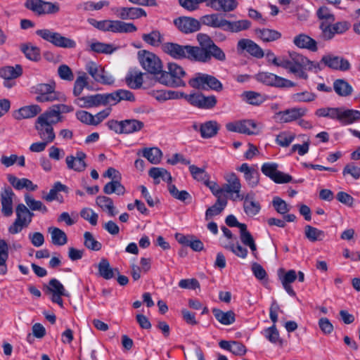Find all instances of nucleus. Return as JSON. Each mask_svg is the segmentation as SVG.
I'll return each instance as SVG.
<instances>
[{
	"label": "nucleus",
	"mask_w": 360,
	"mask_h": 360,
	"mask_svg": "<svg viewBox=\"0 0 360 360\" xmlns=\"http://www.w3.org/2000/svg\"><path fill=\"white\" fill-rule=\"evenodd\" d=\"M283 68L295 77L304 80L309 78L307 71L316 72L322 70L319 63L310 60L307 57L295 51L289 52L288 56H285Z\"/></svg>",
	"instance_id": "f257e3e1"
},
{
	"label": "nucleus",
	"mask_w": 360,
	"mask_h": 360,
	"mask_svg": "<svg viewBox=\"0 0 360 360\" xmlns=\"http://www.w3.org/2000/svg\"><path fill=\"white\" fill-rule=\"evenodd\" d=\"M197 39L200 46H191L195 61L208 63L211 60L212 58L219 61H224L226 60L225 53L214 44L207 34H198Z\"/></svg>",
	"instance_id": "f03ea898"
},
{
	"label": "nucleus",
	"mask_w": 360,
	"mask_h": 360,
	"mask_svg": "<svg viewBox=\"0 0 360 360\" xmlns=\"http://www.w3.org/2000/svg\"><path fill=\"white\" fill-rule=\"evenodd\" d=\"M201 22L203 25L214 28H220L224 31L231 32H239L246 30L251 26V22L248 20L229 21L218 13L202 16L201 18Z\"/></svg>",
	"instance_id": "7ed1b4c3"
},
{
	"label": "nucleus",
	"mask_w": 360,
	"mask_h": 360,
	"mask_svg": "<svg viewBox=\"0 0 360 360\" xmlns=\"http://www.w3.org/2000/svg\"><path fill=\"white\" fill-rule=\"evenodd\" d=\"M88 21L92 26L103 32L131 33L137 30V27L134 24L125 22L118 20H103L98 21L95 19L91 18L89 19Z\"/></svg>",
	"instance_id": "20e7f679"
},
{
	"label": "nucleus",
	"mask_w": 360,
	"mask_h": 360,
	"mask_svg": "<svg viewBox=\"0 0 360 360\" xmlns=\"http://www.w3.org/2000/svg\"><path fill=\"white\" fill-rule=\"evenodd\" d=\"M186 72L179 65L174 63L168 64V71L163 70L158 78V82L162 84L172 87L184 86L186 85L184 78Z\"/></svg>",
	"instance_id": "39448f33"
},
{
	"label": "nucleus",
	"mask_w": 360,
	"mask_h": 360,
	"mask_svg": "<svg viewBox=\"0 0 360 360\" xmlns=\"http://www.w3.org/2000/svg\"><path fill=\"white\" fill-rule=\"evenodd\" d=\"M16 218L8 228L10 234L19 233L25 228L29 226L32 221L34 213L24 204H18L15 208Z\"/></svg>",
	"instance_id": "423d86ee"
},
{
	"label": "nucleus",
	"mask_w": 360,
	"mask_h": 360,
	"mask_svg": "<svg viewBox=\"0 0 360 360\" xmlns=\"http://www.w3.org/2000/svg\"><path fill=\"white\" fill-rule=\"evenodd\" d=\"M35 33L42 39L56 47L72 49L76 46V42L74 40L63 36L52 29H40L37 30Z\"/></svg>",
	"instance_id": "0eeeda50"
},
{
	"label": "nucleus",
	"mask_w": 360,
	"mask_h": 360,
	"mask_svg": "<svg viewBox=\"0 0 360 360\" xmlns=\"http://www.w3.org/2000/svg\"><path fill=\"white\" fill-rule=\"evenodd\" d=\"M139 59L141 67L148 73L155 76V80L162 73V63L155 53L142 51L139 52Z\"/></svg>",
	"instance_id": "6e6552de"
},
{
	"label": "nucleus",
	"mask_w": 360,
	"mask_h": 360,
	"mask_svg": "<svg viewBox=\"0 0 360 360\" xmlns=\"http://www.w3.org/2000/svg\"><path fill=\"white\" fill-rule=\"evenodd\" d=\"M189 85L195 89L202 90H213L221 91L223 89L221 82L215 77L198 72L195 76L188 81Z\"/></svg>",
	"instance_id": "1a4fd4ad"
},
{
	"label": "nucleus",
	"mask_w": 360,
	"mask_h": 360,
	"mask_svg": "<svg viewBox=\"0 0 360 360\" xmlns=\"http://www.w3.org/2000/svg\"><path fill=\"white\" fill-rule=\"evenodd\" d=\"M162 50L174 59L188 58L194 60V56L190 45L183 46L176 43L166 42L162 44Z\"/></svg>",
	"instance_id": "9d476101"
},
{
	"label": "nucleus",
	"mask_w": 360,
	"mask_h": 360,
	"mask_svg": "<svg viewBox=\"0 0 360 360\" xmlns=\"http://www.w3.org/2000/svg\"><path fill=\"white\" fill-rule=\"evenodd\" d=\"M38 102H51L54 101H65V96L55 91V86L51 84H39L36 87Z\"/></svg>",
	"instance_id": "9b49d317"
},
{
	"label": "nucleus",
	"mask_w": 360,
	"mask_h": 360,
	"mask_svg": "<svg viewBox=\"0 0 360 360\" xmlns=\"http://www.w3.org/2000/svg\"><path fill=\"white\" fill-rule=\"evenodd\" d=\"M25 6L27 9L39 15L55 14L60 10L58 4L43 0H27Z\"/></svg>",
	"instance_id": "f8f14e48"
},
{
	"label": "nucleus",
	"mask_w": 360,
	"mask_h": 360,
	"mask_svg": "<svg viewBox=\"0 0 360 360\" xmlns=\"http://www.w3.org/2000/svg\"><path fill=\"white\" fill-rule=\"evenodd\" d=\"M262 172L276 184H285L292 181V176L278 170L275 162H265L262 165Z\"/></svg>",
	"instance_id": "ddd939ff"
},
{
	"label": "nucleus",
	"mask_w": 360,
	"mask_h": 360,
	"mask_svg": "<svg viewBox=\"0 0 360 360\" xmlns=\"http://www.w3.org/2000/svg\"><path fill=\"white\" fill-rule=\"evenodd\" d=\"M319 63L322 69L323 68V65L333 70L343 72L347 71L351 68V65L347 59L332 54L324 55Z\"/></svg>",
	"instance_id": "4468645a"
},
{
	"label": "nucleus",
	"mask_w": 360,
	"mask_h": 360,
	"mask_svg": "<svg viewBox=\"0 0 360 360\" xmlns=\"http://www.w3.org/2000/svg\"><path fill=\"white\" fill-rule=\"evenodd\" d=\"M186 100L191 105L202 109L212 108L217 103V98L214 96H205L200 93L187 94Z\"/></svg>",
	"instance_id": "2eb2a0df"
},
{
	"label": "nucleus",
	"mask_w": 360,
	"mask_h": 360,
	"mask_svg": "<svg viewBox=\"0 0 360 360\" xmlns=\"http://www.w3.org/2000/svg\"><path fill=\"white\" fill-rule=\"evenodd\" d=\"M257 127L256 123L251 120H243L229 122L226 129L229 131L238 132L245 134H253Z\"/></svg>",
	"instance_id": "dca6fc26"
},
{
	"label": "nucleus",
	"mask_w": 360,
	"mask_h": 360,
	"mask_svg": "<svg viewBox=\"0 0 360 360\" xmlns=\"http://www.w3.org/2000/svg\"><path fill=\"white\" fill-rule=\"evenodd\" d=\"M238 53L246 51L250 56L256 58H262L264 56L262 49L254 41L249 39H241L237 43Z\"/></svg>",
	"instance_id": "f3484780"
},
{
	"label": "nucleus",
	"mask_w": 360,
	"mask_h": 360,
	"mask_svg": "<svg viewBox=\"0 0 360 360\" xmlns=\"http://www.w3.org/2000/svg\"><path fill=\"white\" fill-rule=\"evenodd\" d=\"M308 110L303 107L291 108L283 111H279L276 115L281 123H289L304 117L307 115Z\"/></svg>",
	"instance_id": "a211bd4d"
},
{
	"label": "nucleus",
	"mask_w": 360,
	"mask_h": 360,
	"mask_svg": "<svg viewBox=\"0 0 360 360\" xmlns=\"http://www.w3.org/2000/svg\"><path fill=\"white\" fill-rule=\"evenodd\" d=\"M174 24L181 32L188 34L197 32L200 28L198 20L190 17H179L174 20Z\"/></svg>",
	"instance_id": "6ab92c4d"
},
{
	"label": "nucleus",
	"mask_w": 360,
	"mask_h": 360,
	"mask_svg": "<svg viewBox=\"0 0 360 360\" xmlns=\"http://www.w3.org/2000/svg\"><path fill=\"white\" fill-rule=\"evenodd\" d=\"M224 179L226 184L224 185L225 193L229 194H236L233 200L239 198L242 194L240 193L241 190V183L240 179L234 172H228L224 175Z\"/></svg>",
	"instance_id": "aec40b11"
},
{
	"label": "nucleus",
	"mask_w": 360,
	"mask_h": 360,
	"mask_svg": "<svg viewBox=\"0 0 360 360\" xmlns=\"http://www.w3.org/2000/svg\"><path fill=\"white\" fill-rule=\"evenodd\" d=\"M86 155L83 151H77L75 156L68 155L65 158V162L68 169L77 172L84 171L87 167L86 163Z\"/></svg>",
	"instance_id": "412c9836"
},
{
	"label": "nucleus",
	"mask_w": 360,
	"mask_h": 360,
	"mask_svg": "<svg viewBox=\"0 0 360 360\" xmlns=\"http://www.w3.org/2000/svg\"><path fill=\"white\" fill-rule=\"evenodd\" d=\"M238 199L243 200L244 212L248 216H255L260 211L261 207L259 203L255 200V194L254 192L251 191L246 195H242Z\"/></svg>",
	"instance_id": "4be33fe9"
},
{
	"label": "nucleus",
	"mask_w": 360,
	"mask_h": 360,
	"mask_svg": "<svg viewBox=\"0 0 360 360\" xmlns=\"http://www.w3.org/2000/svg\"><path fill=\"white\" fill-rule=\"evenodd\" d=\"M114 12L122 20H135L146 16L143 8L136 7H118L114 9Z\"/></svg>",
	"instance_id": "5701e85b"
},
{
	"label": "nucleus",
	"mask_w": 360,
	"mask_h": 360,
	"mask_svg": "<svg viewBox=\"0 0 360 360\" xmlns=\"http://www.w3.org/2000/svg\"><path fill=\"white\" fill-rule=\"evenodd\" d=\"M338 121L342 125H349L360 120V111L339 108Z\"/></svg>",
	"instance_id": "b1692460"
},
{
	"label": "nucleus",
	"mask_w": 360,
	"mask_h": 360,
	"mask_svg": "<svg viewBox=\"0 0 360 360\" xmlns=\"http://www.w3.org/2000/svg\"><path fill=\"white\" fill-rule=\"evenodd\" d=\"M15 193L11 188H6L1 193V212L6 217L13 214V199Z\"/></svg>",
	"instance_id": "393cba45"
},
{
	"label": "nucleus",
	"mask_w": 360,
	"mask_h": 360,
	"mask_svg": "<svg viewBox=\"0 0 360 360\" xmlns=\"http://www.w3.org/2000/svg\"><path fill=\"white\" fill-rule=\"evenodd\" d=\"M237 170L244 174V179L251 188H255L259 184V174L258 171L250 167L248 163H243Z\"/></svg>",
	"instance_id": "a878e982"
},
{
	"label": "nucleus",
	"mask_w": 360,
	"mask_h": 360,
	"mask_svg": "<svg viewBox=\"0 0 360 360\" xmlns=\"http://www.w3.org/2000/svg\"><path fill=\"white\" fill-rule=\"evenodd\" d=\"M35 129L42 141H46L49 143L54 141L56 135L53 125L39 121L37 119Z\"/></svg>",
	"instance_id": "bb28decb"
},
{
	"label": "nucleus",
	"mask_w": 360,
	"mask_h": 360,
	"mask_svg": "<svg viewBox=\"0 0 360 360\" xmlns=\"http://www.w3.org/2000/svg\"><path fill=\"white\" fill-rule=\"evenodd\" d=\"M41 111L38 105L23 106L13 112L12 116L15 120H21L35 117Z\"/></svg>",
	"instance_id": "cd10ccee"
},
{
	"label": "nucleus",
	"mask_w": 360,
	"mask_h": 360,
	"mask_svg": "<svg viewBox=\"0 0 360 360\" xmlns=\"http://www.w3.org/2000/svg\"><path fill=\"white\" fill-rule=\"evenodd\" d=\"M293 44L300 49L315 52L318 50L316 41L305 34H300L293 39Z\"/></svg>",
	"instance_id": "c85d7f7f"
},
{
	"label": "nucleus",
	"mask_w": 360,
	"mask_h": 360,
	"mask_svg": "<svg viewBox=\"0 0 360 360\" xmlns=\"http://www.w3.org/2000/svg\"><path fill=\"white\" fill-rule=\"evenodd\" d=\"M143 74L138 70H129L125 76L127 85L132 89H139L143 82Z\"/></svg>",
	"instance_id": "c756f323"
},
{
	"label": "nucleus",
	"mask_w": 360,
	"mask_h": 360,
	"mask_svg": "<svg viewBox=\"0 0 360 360\" xmlns=\"http://www.w3.org/2000/svg\"><path fill=\"white\" fill-rule=\"evenodd\" d=\"M7 179L8 182L17 190L26 188L28 191H34L37 188V185L34 184L31 180L26 178L19 179L12 174H8Z\"/></svg>",
	"instance_id": "7c9ffc66"
},
{
	"label": "nucleus",
	"mask_w": 360,
	"mask_h": 360,
	"mask_svg": "<svg viewBox=\"0 0 360 360\" xmlns=\"http://www.w3.org/2000/svg\"><path fill=\"white\" fill-rule=\"evenodd\" d=\"M219 345L221 349L229 351L236 356H243L247 352L245 346L237 341L221 340Z\"/></svg>",
	"instance_id": "2f4dec72"
},
{
	"label": "nucleus",
	"mask_w": 360,
	"mask_h": 360,
	"mask_svg": "<svg viewBox=\"0 0 360 360\" xmlns=\"http://www.w3.org/2000/svg\"><path fill=\"white\" fill-rule=\"evenodd\" d=\"M96 203L103 211L106 212L110 217H114L118 213L113 200L108 196H98L96 199Z\"/></svg>",
	"instance_id": "473e14b6"
},
{
	"label": "nucleus",
	"mask_w": 360,
	"mask_h": 360,
	"mask_svg": "<svg viewBox=\"0 0 360 360\" xmlns=\"http://www.w3.org/2000/svg\"><path fill=\"white\" fill-rule=\"evenodd\" d=\"M207 6L216 11L230 12L233 11L238 6L236 0H208Z\"/></svg>",
	"instance_id": "72a5a7b5"
},
{
	"label": "nucleus",
	"mask_w": 360,
	"mask_h": 360,
	"mask_svg": "<svg viewBox=\"0 0 360 360\" xmlns=\"http://www.w3.org/2000/svg\"><path fill=\"white\" fill-rule=\"evenodd\" d=\"M240 238L243 245L248 246L255 257H257V245L251 233L247 230L246 225H241Z\"/></svg>",
	"instance_id": "f704fd0d"
},
{
	"label": "nucleus",
	"mask_w": 360,
	"mask_h": 360,
	"mask_svg": "<svg viewBox=\"0 0 360 360\" xmlns=\"http://www.w3.org/2000/svg\"><path fill=\"white\" fill-rule=\"evenodd\" d=\"M98 275L104 279L110 280L115 276V273L119 274L117 269H112L110 265L109 261L105 258H102L98 264Z\"/></svg>",
	"instance_id": "c9c22d12"
},
{
	"label": "nucleus",
	"mask_w": 360,
	"mask_h": 360,
	"mask_svg": "<svg viewBox=\"0 0 360 360\" xmlns=\"http://www.w3.org/2000/svg\"><path fill=\"white\" fill-rule=\"evenodd\" d=\"M219 129V125L216 121L210 120L200 124L199 131L204 139L214 136Z\"/></svg>",
	"instance_id": "e433bc0d"
},
{
	"label": "nucleus",
	"mask_w": 360,
	"mask_h": 360,
	"mask_svg": "<svg viewBox=\"0 0 360 360\" xmlns=\"http://www.w3.org/2000/svg\"><path fill=\"white\" fill-rule=\"evenodd\" d=\"M37 120L53 125L54 124L61 122L63 120V117L60 115H59L57 110L55 109V106L52 105L50 108H49L44 112L41 114L37 117Z\"/></svg>",
	"instance_id": "4c0bfd02"
},
{
	"label": "nucleus",
	"mask_w": 360,
	"mask_h": 360,
	"mask_svg": "<svg viewBox=\"0 0 360 360\" xmlns=\"http://www.w3.org/2000/svg\"><path fill=\"white\" fill-rule=\"evenodd\" d=\"M257 36L264 42H271L278 40L281 38V33L277 30L263 28L255 30Z\"/></svg>",
	"instance_id": "58836bf2"
},
{
	"label": "nucleus",
	"mask_w": 360,
	"mask_h": 360,
	"mask_svg": "<svg viewBox=\"0 0 360 360\" xmlns=\"http://www.w3.org/2000/svg\"><path fill=\"white\" fill-rule=\"evenodd\" d=\"M149 176L154 179L155 184H159L160 179L170 184L172 176L170 173L164 168L152 167L148 172Z\"/></svg>",
	"instance_id": "ea45409f"
},
{
	"label": "nucleus",
	"mask_w": 360,
	"mask_h": 360,
	"mask_svg": "<svg viewBox=\"0 0 360 360\" xmlns=\"http://www.w3.org/2000/svg\"><path fill=\"white\" fill-rule=\"evenodd\" d=\"M243 101L252 105H259L266 101V96L253 91H246L241 94Z\"/></svg>",
	"instance_id": "a19ab883"
},
{
	"label": "nucleus",
	"mask_w": 360,
	"mask_h": 360,
	"mask_svg": "<svg viewBox=\"0 0 360 360\" xmlns=\"http://www.w3.org/2000/svg\"><path fill=\"white\" fill-rule=\"evenodd\" d=\"M22 74V68L20 65L4 66L0 68V77L4 79H15Z\"/></svg>",
	"instance_id": "79ce46f5"
},
{
	"label": "nucleus",
	"mask_w": 360,
	"mask_h": 360,
	"mask_svg": "<svg viewBox=\"0 0 360 360\" xmlns=\"http://www.w3.org/2000/svg\"><path fill=\"white\" fill-rule=\"evenodd\" d=\"M335 92L340 96L346 97L352 94V86L345 79H338L333 82Z\"/></svg>",
	"instance_id": "37998d69"
},
{
	"label": "nucleus",
	"mask_w": 360,
	"mask_h": 360,
	"mask_svg": "<svg viewBox=\"0 0 360 360\" xmlns=\"http://www.w3.org/2000/svg\"><path fill=\"white\" fill-rule=\"evenodd\" d=\"M144 127V123L135 119L122 120V134H129L141 131Z\"/></svg>",
	"instance_id": "c03bdc74"
},
{
	"label": "nucleus",
	"mask_w": 360,
	"mask_h": 360,
	"mask_svg": "<svg viewBox=\"0 0 360 360\" xmlns=\"http://www.w3.org/2000/svg\"><path fill=\"white\" fill-rule=\"evenodd\" d=\"M212 313L215 319L223 325H230L235 322L236 315L233 311L224 312L219 309H213Z\"/></svg>",
	"instance_id": "a18cd8bd"
},
{
	"label": "nucleus",
	"mask_w": 360,
	"mask_h": 360,
	"mask_svg": "<svg viewBox=\"0 0 360 360\" xmlns=\"http://www.w3.org/2000/svg\"><path fill=\"white\" fill-rule=\"evenodd\" d=\"M142 39L146 44L152 46L158 47L159 46L162 44L164 37L159 30H154L151 31L150 33L143 34L142 35Z\"/></svg>",
	"instance_id": "49530a36"
},
{
	"label": "nucleus",
	"mask_w": 360,
	"mask_h": 360,
	"mask_svg": "<svg viewBox=\"0 0 360 360\" xmlns=\"http://www.w3.org/2000/svg\"><path fill=\"white\" fill-rule=\"evenodd\" d=\"M49 233L51 234V242L55 245H64L68 242L66 233L57 227L49 228Z\"/></svg>",
	"instance_id": "de8ad7c7"
},
{
	"label": "nucleus",
	"mask_w": 360,
	"mask_h": 360,
	"mask_svg": "<svg viewBox=\"0 0 360 360\" xmlns=\"http://www.w3.org/2000/svg\"><path fill=\"white\" fill-rule=\"evenodd\" d=\"M305 237L312 243L316 241H321L324 239L326 233L323 231L319 230L317 228L307 225L304 227Z\"/></svg>",
	"instance_id": "09e8293b"
},
{
	"label": "nucleus",
	"mask_w": 360,
	"mask_h": 360,
	"mask_svg": "<svg viewBox=\"0 0 360 360\" xmlns=\"http://www.w3.org/2000/svg\"><path fill=\"white\" fill-rule=\"evenodd\" d=\"M226 205V198L217 199L216 202L206 210L205 219L207 220L213 216L219 214L224 210Z\"/></svg>",
	"instance_id": "8fccbe9b"
},
{
	"label": "nucleus",
	"mask_w": 360,
	"mask_h": 360,
	"mask_svg": "<svg viewBox=\"0 0 360 360\" xmlns=\"http://www.w3.org/2000/svg\"><path fill=\"white\" fill-rule=\"evenodd\" d=\"M74 103L82 108H91L98 106L97 94L86 96L79 97L74 101Z\"/></svg>",
	"instance_id": "3c124183"
},
{
	"label": "nucleus",
	"mask_w": 360,
	"mask_h": 360,
	"mask_svg": "<svg viewBox=\"0 0 360 360\" xmlns=\"http://www.w3.org/2000/svg\"><path fill=\"white\" fill-rule=\"evenodd\" d=\"M8 245L4 240H0V274L5 275L8 271L6 261L8 258Z\"/></svg>",
	"instance_id": "603ef678"
},
{
	"label": "nucleus",
	"mask_w": 360,
	"mask_h": 360,
	"mask_svg": "<svg viewBox=\"0 0 360 360\" xmlns=\"http://www.w3.org/2000/svg\"><path fill=\"white\" fill-rule=\"evenodd\" d=\"M142 155L152 164H158L162 155V151L156 147L145 148L142 150Z\"/></svg>",
	"instance_id": "864d4df0"
},
{
	"label": "nucleus",
	"mask_w": 360,
	"mask_h": 360,
	"mask_svg": "<svg viewBox=\"0 0 360 360\" xmlns=\"http://www.w3.org/2000/svg\"><path fill=\"white\" fill-rule=\"evenodd\" d=\"M98 106L100 105H115L119 103L117 91L107 94H97Z\"/></svg>",
	"instance_id": "5fc2aeb1"
},
{
	"label": "nucleus",
	"mask_w": 360,
	"mask_h": 360,
	"mask_svg": "<svg viewBox=\"0 0 360 360\" xmlns=\"http://www.w3.org/2000/svg\"><path fill=\"white\" fill-rule=\"evenodd\" d=\"M20 50L25 55L26 58L30 60L38 61L41 58L40 49L36 46L30 44H22Z\"/></svg>",
	"instance_id": "6e6d98bb"
},
{
	"label": "nucleus",
	"mask_w": 360,
	"mask_h": 360,
	"mask_svg": "<svg viewBox=\"0 0 360 360\" xmlns=\"http://www.w3.org/2000/svg\"><path fill=\"white\" fill-rule=\"evenodd\" d=\"M25 202L30 211H39L43 214L48 212L47 207L40 200H37L32 195L26 194Z\"/></svg>",
	"instance_id": "4d7b16f0"
},
{
	"label": "nucleus",
	"mask_w": 360,
	"mask_h": 360,
	"mask_svg": "<svg viewBox=\"0 0 360 360\" xmlns=\"http://www.w3.org/2000/svg\"><path fill=\"white\" fill-rule=\"evenodd\" d=\"M103 192L107 195L116 193L118 195H124L125 188L119 180H114L107 183L103 187Z\"/></svg>",
	"instance_id": "13d9d810"
},
{
	"label": "nucleus",
	"mask_w": 360,
	"mask_h": 360,
	"mask_svg": "<svg viewBox=\"0 0 360 360\" xmlns=\"http://www.w3.org/2000/svg\"><path fill=\"white\" fill-rule=\"evenodd\" d=\"M61 191L68 193V188L65 185L63 184L60 181H57L53 184L49 193L46 195L43 196V199L47 202H52L55 200H58V193Z\"/></svg>",
	"instance_id": "bf43d9fd"
},
{
	"label": "nucleus",
	"mask_w": 360,
	"mask_h": 360,
	"mask_svg": "<svg viewBox=\"0 0 360 360\" xmlns=\"http://www.w3.org/2000/svg\"><path fill=\"white\" fill-rule=\"evenodd\" d=\"M263 335L269 342L273 344L280 345L283 344V340L280 338L279 333L276 327V325H273L272 326L264 330Z\"/></svg>",
	"instance_id": "052dcab7"
},
{
	"label": "nucleus",
	"mask_w": 360,
	"mask_h": 360,
	"mask_svg": "<svg viewBox=\"0 0 360 360\" xmlns=\"http://www.w3.org/2000/svg\"><path fill=\"white\" fill-rule=\"evenodd\" d=\"M258 81L269 86H278L280 77L270 72H259L257 75Z\"/></svg>",
	"instance_id": "680f3d73"
},
{
	"label": "nucleus",
	"mask_w": 360,
	"mask_h": 360,
	"mask_svg": "<svg viewBox=\"0 0 360 360\" xmlns=\"http://www.w3.org/2000/svg\"><path fill=\"white\" fill-rule=\"evenodd\" d=\"M295 134L290 131L280 132L276 138V143L281 147H288L294 141Z\"/></svg>",
	"instance_id": "e2e57ef3"
},
{
	"label": "nucleus",
	"mask_w": 360,
	"mask_h": 360,
	"mask_svg": "<svg viewBox=\"0 0 360 360\" xmlns=\"http://www.w3.org/2000/svg\"><path fill=\"white\" fill-rule=\"evenodd\" d=\"M84 245L93 251H99L102 248V244L89 231L84 233Z\"/></svg>",
	"instance_id": "0e129e2a"
},
{
	"label": "nucleus",
	"mask_w": 360,
	"mask_h": 360,
	"mask_svg": "<svg viewBox=\"0 0 360 360\" xmlns=\"http://www.w3.org/2000/svg\"><path fill=\"white\" fill-rule=\"evenodd\" d=\"M168 190L172 197L180 201L191 200V195L186 191H179L175 185L169 184Z\"/></svg>",
	"instance_id": "69168bd1"
},
{
	"label": "nucleus",
	"mask_w": 360,
	"mask_h": 360,
	"mask_svg": "<svg viewBox=\"0 0 360 360\" xmlns=\"http://www.w3.org/2000/svg\"><path fill=\"white\" fill-rule=\"evenodd\" d=\"M292 100L297 103H308L314 101L316 95L314 93L304 91L302 92L296 93L292 95Z\"/></svg>",
	"instance_id": "338daca9"
},
{
	"label": "nucleus",
	"mask_w": 360,
	"mask_h": 360,
	"mask_svg": "<svg viewBox=\"0 0 360 360\" xmlns=\"http://www.w3.org/2000/svg\"><path fill=\"white\" fill-rule=\"evenodd\" d=\"M339 108H321L315 111V115L319 117H328L332 120H338Z\"/></svg>",
	"instance_id": "774afa93"
}]
</instances>
